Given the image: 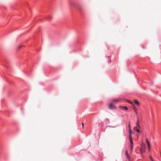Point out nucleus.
<instances>
[{
	"instance_id": "4",
	"label": "nucleus",
	"mask_w": 161,
	"mask_h": 161,
	"mask_svg": "<svg viewBox=\"0 0 161 161\" xmlns=\"http://www.w3.org/2000/svg\"><path fill=\"white\" fill-rule=\"evenodd\" d=\"M146 147H141L140 149V153H144L146 151Z\"/></svg>"
},
{
	"instance_id": "12",
	"label": "nucleus",
	"mask_w": 161,
	"mask_h": 161,
	"mask_svg": "<svg viewBox=\"0 0 161 161\" xmlns=\"http://www.w3.org/2000/svg\"><path fill=\"white\" fill-rule=\"evenodd\" d=\"M118 101V99H114L113 100V102H117Z\"/></svg>"
},
{
	"instance_id": "1",
	"label": "nucleus",
	"mask_w": 161,
	"mask_h": 161,
	"mask_svg": "<svg viewBox=\"0 0 161 161\" xmlns=\"http://www.w3.org/2000/svg\"><path fill=\"white\" fill-rule=\"evenodd\" d=\"M129 138L130 142V151L131 153H132L133 151V143L132 139V137L131 136H129Z\"/></svg>"
},
{
	"instance_id": "7",
	"label": "nucleus",
	"mask_w": 161,
	"mask_h": 161,
	"mask_svg": "<svg viewBox=\"0 0 161 161\" xmlns=\"http://www.w3.org/2000/svg\"><path fill=\"white\" fill-rule=\"evenodd\" d=\"M129 136H131V130L130 128V124L129 123Z\"/></svg>"
},
{
	"instance_id": "6",
	"label": "nucleus",
	"mask_w": 161,
	"mask_h": 161,
	"mask_svg": "<svg viewBox=\"0 0 161 161\" xmlns=\"http://www.w3.org/2000/svg\"><path fill=\"white\" fill-rule=\"evenodd\" d=\"M109 108L110 109H114L116 108L115 107L112 103L109 105Z\"/></svg>"
},
{
	"instance_id": "19",
	"label": "nucleus",
	"mask_w": 161,
	"mask_h": 161,
	"mask_svg": "<svg viewBox=\"0 0 161 161\" xmlns=\"http://www.w3.org/2000/svg\"><path fill=\"white\" fill-rule=\"evenodd\" d=\"M153 161H154L153 160Z\"/></svg>"
},
{
	"instance_id": "15",
	"label": "nucleus",
	"mask_w": 161,
	"mask_h": 161,
	"mask_svg": "<svg viewBox=\"0 0 161 161\" xmlns=\"http://www.w3.org/2000/svg\"><path fill=\"white\" fill-rule=\"evenodd\" d=\"M139 129L137 128V129L136 130V131L137 132H140V130H139Z\"/></svg>"
},
{
	"instance_id": "10",
	"label": "nucleus",
	"mask_w": 161,
	"mask_h": 161,
	"mask_svg": "<svg viewBox=\"0 0 161 161\" xmlns=\"http://www.w3.org/2000/svg\"><path fill=\"white\" fill-rule=\"evenodd\" d=\"M134 102H135V103L137 105H140L139 102L137 100H135Z\"/></svg>"
},
{
	"instance_id": "18",
	"label": "nucleus",
	"mask_w": 161,
	"mask_h": 161,
	"mask_svg": "<svg viewBox=\"0 0 161 161\" xmlns=\"http://www.w3.org/2000/svg\"><path fill=\"white\" fill-rule=\"evenodd\" d=\"M82 127H83V126H84V124H83V123H82Z\"/></svg>"
},
{
	"instance_id": "16",
	"label": "nucleus",
	"mask_w": 161,
	"mask_h": 161,
	"mask_svg": "<svg viewBox=\"0 0 161 161\" xmlns=\"http://www.w3.org/2000/svg\"><path fill=\"white\" fill-rule=\"evenodd\" d=\"M139 119L138 118L137 119V121L136 123H139Z\"/></svg>"
},
{
	"instance_id": "13",
	"label": "nucleus",
	"mask_w": 161,
	"mask_h": 161,
	"mask_svg": "<svg viewBox=\"0 0 161 161\" xmlns=\"http://www.w3.org/2000/svg\"><path fill=\"white\" fill-rule=\"evenodd\" d=\"M127 102L130 104H133L130 101L128 100L127 101Z\"/></svg>"
},
{
	"instance_id": "2",
	"label": "nucleus",
	"mask_w": 161,
	"mask_h": 161,
	"mask_svg": "<svg viewBox=\"0 0 161 161\" xmlns=\"http://www.w3.org/2000/svg\"><path fill=\"white\" fill-rule=\"evenodd\" d=\"M146 142L147 144L148 150L149 151H150V150L151 149V147H150V143L149 142L147 138H146Z\"/></svg>"
},
{
	"instance_id": "14",
	"label": "nucleus",
	"mask_w": 161,
	"mask_h": 161,
	"mask_svg": "<svg viewBox=\"0 0 161 161\" xmlns=\"http://www.w3.org/2000/svg\"><path fill=\"white\" fill-rule=\"evenodd\" d=\"M23 46H19L18 47V48L19 49H20L21 47H22Z\"/></svg>"
},
{
	"instance_id": "5",
	"label": "nucleus",
	"mask_w": 161,
	"mask_h": 161,
	"mask_svg": "<svg viewBox=\"0 0 161 161\" xmlns=\"http://www.w3.org/2000/svg\"><path fill=\"white\" fill-rule=\"evenodd\" d=\"M125 155L128 160H130L131 159L129 155L127 150H126L125 151Z\"/></svg>"
},
{
	"instance_id": "9",
	"label": "nucleus",
	"mask_w": 161,
	"mask_h": 161,
	"mask_svg": "<svg viewBox=\"0 0 161 161\" xmlns=\"http://www.w3.org/2000/svg\"><path fill=\"white\" fill-rule=\"evenodd\" d=\"M133 109L134 111L135 112V113L136 114H137V109H136V107H133Z\"/></svg>"
},
{
	"instance_id": "17",
	"label": "nucleus",
	"mask_w": 161,
	"mask_h": 161,
	"mask_svg": "<svg viewBox=\"0 0 161 161\" xmlns=\"http://www.w3.org/2000/svg\"><path fill=\"white\" fill-rule=\"evenodd\" d=\"M150 159L152 160V161H153V159H152V158L151 156L150 157Z\"/></svg>"
},
{
	"instance_id": "11",
	"label": "nucleus",
	"mask_w": 161,
	"mask_h": 161,
	"mask_svg": "<svg viewBox=\"0 0 161 161\" xmlns=\"http://www.w3.org/2000/svg\"><path fill=\"white\" fill-rule=\"evenodd\" d=\"M141 147H146L145 144L143 143H142L141 145Z\"/></svg>"
},
{
	"instance_id": "8",
	"label": "nucleus",
	"mask_w": 161,
	"mask_h": 161,
	"mask_svg": "<svg viewBox=\"0 0 161 161\" xmlns=\"http://www.w3.org/2000/svg\"><path fill=\"white\" fill-rule=\"evenodd\" d=\"M136 126L134 128V129L135 130V128H136L138 129H140V126L139 124V123H136Z\"/></svg>"
},
{
	"instance_id": "3",
	"label": "nucleus",
	"mask_w": 161,
	"mask_h": 161,
	"mask_svg": "<svg viewBox=\"0 0 161 161\" xmlns=\"http://www.w3.org/2000/svg\"><path fill=\"white\" fill-rule=\"evenodd\" d=\"M119 108H120V109L123 110H127L128 109V108H127V107L125 106H119Z\"/></svg>"
}]
</instances>
